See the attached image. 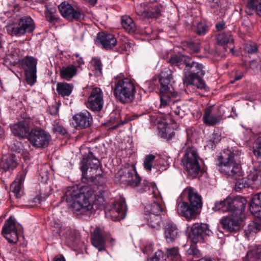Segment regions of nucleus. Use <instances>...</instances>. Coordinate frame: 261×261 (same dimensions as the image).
I'll return each instance as SVG.
<instances>
[{
	"label": "nucleus",
	"mask_w": 261,
	"mask_h": 261,
	"mask_svg": "<svg viewBox=\"0 0 261 261\" xmlns=\"http://www.w3.org/2000/svg\"><path fill=\"white\" fill-rule=\"evenodd\" d=\"M222 119V115L215 114L213 107H208L204 109L202 120L206 125L214 126L220 123Z\"/></svg>",
	"instance_id": "dca6fc26"
},
{
	"label": "nucleus",
	"mask_w": 261,
	"mask_h": 261,
	"mask_svg": "<svg viewBox=\"0 0 261 261\" xmlns=\"http://www.w3.org/2000/svg\"><path fill=\"white\" fill-rule=\"evenodd\" d=\"M188 194L189 205L187 202L180 198L177 200L176 210L177 213L184 217L188 221L195 219L199 213V210L202 206L201 196L196 190L191 187L185 189Z\"/></svg>",
	"instance_id": "7ed1b4c3"
},
{
	"label": "nucleus",
	"mask_w": 261,
	"mask_h": 261,
	"mask_svg": "<svg viewBox=\"0 0 261 261\" xmlns=\"http://www.w3.org/2000/svg\"><path fill=\"white\" fill-rule=\"evenodd\" d=\"M230 201L232 212L236 216H241L247 203L246 200L241 196H237L234 198L230 197Z\"/></svg>",
	"instance_id": "393cba45"
},
{
	"label": "nucleus",
	"mask_w": 261,
	"mask_h": 261,
	"mask_svg": "<svg viewBox=\"0 0 261 261\" xmlns=\"http://www.w3.org/2000/svg\"><path fill=\"white\" fill-rule=\"evenodd\" d=\"M245 12L249 15L256 12L259 16H261V0H248Z\"/></svg>",
	"instance_id": "c756f323"
},
{
	"label": "nucleus",
	"mask_w": 261,
	"mask_h": 261,
	"mask_svg": "<svg viewBox=\"0 0 261 261\" xmlns=\"http://www.w3.org/2000/svg\"><path fill=\"white\" fill-rule=\"evenodd\" d=\"M187 253L190 255L198 256L199 252L194 246H191L187 250Z\"/></svg>",
	"instance_id": "bf43d9fd"
},
{
	"label": "nucleus",
	"mask_w": 261,
	"mask_h": 261,
	"mask_svg": "<svg viewBox=\"0 0 261 261\" xmlns=\"http://www.w3.org/2000/svg\"><path fill=\"white\" fill-rule=\"evenodd\" d=\"M46 10L45 12V16L47 21L50 22H54L57 19V17L56 15V10L53 8H46Z\"/></svg>",
	"instance_id": "603ef678"
},
{
	"label": "nucleus",
	"mask_w": 261,
	"mask_h": 261,
	"mask_svg": "<svg viewBox=\"0 0 261 261\" xmlns=\"http://www.w3.org/2000/svg\"><path fill=\"white\" fill-rule=\"evenodd\" d=\"M58 8L62 16L68 20H80L84 17V14L80 8H74L65 2L59 5Z\"/></svg>",
	"instance_id": "ddd939ff"
},
{
	"label": "nucleus",
	"mask_w": 261,
	"mask_h": 261,
	"mask_svg": "<svg viewBox=\"0 0 261 261\" xmlns=\"http://www.w3.org/2000/svg\"><path fill=\"white\" fill-rule=\"evenodd\" d=\"M50 138V135L48 133L39 128L32 129L29 137L31 144L38 148L47 146Z\"/></svg>",
	"instance_id": "9b49d317"
},
{
	"label": "nucleus",
	"mask_w": 261,
	"mask_h": 261,
	"mask_svg": "<svg viewBox=\"0 0 261 261\" xmlns=\"http://www.w3.org/2000/svg\"><path fill=\"white\" fill-rule=\"evenodd\" d=\"M221 140L220 136L217 133H213L211 139L214 143H218Z\"/></svg>",
	"instance_id": "e2e57ef3"
},
{
	"label": "nucleus",
	"mask_w": 261,
	"mask_h": 261,
	"mask_svg": "<svg viewBox=\"0 0 261 261\" xmlns=\"http://www.w3.org/2000/svg\"><path fill=\"white\" fill-rule=\"evenodd\" d=\"M198 159L199 156L195 148L190 147L187 148L182 162L188 175L192 178L196 177L200 172Z\"/></svg>",
	"instance_id": "423d86ee"
},
{
	"label": "nucleus",
	"mask_w": 261,
	"mask_h": 261,
	"mask_svg": "<svg viewBox=\"0 0 261 261\" xmlns=\"http://www.w3.org/2000/svg\"><path fill=\"white\" fill-rule=\"evenodd\" d=\"M18 22L23 35L27 33H31L35 29L33 20L30 17H22L19 20Z\"/></svg>",
	"instance_id": "7c9ffc66"
},
{
	"label": "nucleus",
	"mask_w": 261,
	"mask_h": 261,
	"mask_svg": "<svg viewBox=\"0 0 261 261\" xmlns=\"http://www.w3.org/2000/svg\"><path fill=\"white\" fill-rule=\"evenodd\" d=\"M136 13L138 16L144 18L158 17L160 15V11L156 6L152 8L147 6L146 3L138 5Z\"/></svg>",
	"instance_id": "f3484780"
},
{
	"label": "nucleus",
	"mask_w": 261,
	"mask_h": 261,
	"mask_svg": "<svg viewBox=\"0 0 261 261\" xmlns=\"http://www.w3.org/2000/svg\"><path fill=\"white\" fill-rule=\"evenodd\" d=\"M217 43L221 45H224L233 42V38L230 33L219 34L217 37Z\"/></svg>",
	"instance_id": "79ce46f5"
},
{
	"label": "nucleus",
	"mask_w": 261,
	"mask_h": 261,
	"mask_svg": "<svg viewBox=\"0 0 261 261\" xmlns=\"http://www.w3.org/2000/svg\"><path fill=\"white\" fill-rule=\"evenodd\" d=\"M257 63L255 61H252L250 62V66L251 68H252L253 69H255L257 68Z\"/></svg>",
	"instance_id": "774afa93"
},
{
	"label": "nucleus",
	"mask_w": 261,
	"mask_h": 261,
	"mask_svg": "<svg viewBox=\"0 0 261 261\" xmlns=\"http://www.w3.org/2000/svg\"><path fill=\"white\" fill-rule=\"evenodd\" d=\"M81 152L83 155L81 162L82 177L86 179H93L100 174V171H98L100 162L89 148H82Z\"/></svg>",
	"instance_id": "39448f33"
},
{
	"label": "nucleus",
	"mask_w": 261,
	"mask_h": 261,
	"mask_svg": "<svg viewBox=\"0 0 261 261\" xmlns=\"http://www.w3.org/2000/svg\"><path fill=\"white\" fill-rule=\"evenodd\" d=\"M92 243L99 251L105 250L106 240L99 229H95L92 238Z\"/></svg>",
	"instance_id": "cd10ccee"
},
{
	"label": "nucleus",
	"mask_w": 261,
	"mask_h": 261,
	"mask_svg": "<svg viewBox=\"0 0 261 261\" xmlns=\"http://www.w3.org/2000/svg\"><path fill=\"white\" fill-rule=\"evenodd\" d=\"M230 197H227L223 200L216 201L213 209L215 211H221L222 212H232Z\"/></svg>",
	"instance_id": "c9c22d12"
},
{
	"label": "nucleus",
	"mask_w": 261,
	"mask_h": 261,
	"mask_svg": "<svg viewBox=\"0 0 261 261\" xmlns=\"http://www.w3.org/2000/svg\"><path fill=\"white\" fill-rule=\"evenodd\" d=\"M187 86L193 85L197 88L201 90H206L207 88L205 82L202 79V77L193 79L192 82H184Z\"/></svg>",
	"instance_id": "a18cd8bd"
},
{
	"label": "nucleus",
	"mask_w": 261,
	"mask_h": 261,
	"mask_svg": "<svg viewBox=\"0 0 261 261\" xmlns=\"http://www.w3.org/2000/svg\"><path fill=\"white\" fill-rule=\"evenodd\" d=\"M73 119L76 124V126L82 128L89 126L92 121L91 116L86 110L74 115Z\"/></svg>",
	"instance_id": "b1692460"
},
{
	"label": "nucleus",
	"mask_w": 261,
	"mask_h": 261,
	"mask_svg": "<svg viewBox=\"0 0 261 261\" xmlns=\"http://www.w3.org/2000/svg\"><path fill=\"white\" fill-rule=\"evenodd\" d=\"M12 133L14 136L24 138L30 134V128L26 121H22L10 125Z\"/></svg>",
	"instance_id": "4be33fe9"
},
{
	"label": "nucleus",
	"mask_w": 261,
	"mask_h": 261,
	"mask_svg": "<svg viewBox=\"0 0 261 261\" xmlns=\"http://www.w3.org/2000/svg\"><path fill=\"white\" fill-rule=\"evenodd\" d=\"M164 238L167 243L174 242L179 237V231L172 222H167L164 226Z\"/></svg>",
	"instance_id": "aec40b11"
},
{
	"label": "nucleus",
	"mask_w": 261,
	"mask_h": 261,
	"mask_svg": "<svg viewBox=\"0 0 261 261\" xmlns=\"http://www.w3.org/2000/svg\"><path fill=\"white\" fill-rule=\"evenodd\" d=\"M184 46L192 53H197L200 50L199 44L192 41L185 42Z\"/></svg>",
	"instance_id": "3c124183"
},
{
	"label": "nucleus",
	"mask_w": 261,
	"mask_h": 261,
	"mask_svg": "<svg viewBox=\"0 0 261 261\" xmlns=\"http://www.w3.org/2000/svg\"><path fill=\"white\" fill-rule=\"evenodd\" d=\"M171 108L174 113L180 118H182L186 114L185 107L179 106L173 103L171 105Z\"/></svg>",
	"instance_id": "8fccbe9b"
},
{
	"label": "nucleus",
	"mask_w": 261,
	"mask_h": 261,
	"mask_svg": "<svg viewBox=\"0 0 261 261\" xmlns=\"http://www.w3.org/2000/svg\"><path fill=\"white\" fill-rule=\"evenodd\" d=\"M224 23L223 22H220L216 25V28L218 31H221L224 28Z\"/></svg>",
	"instance_id": "0e129e2a"
},
{
	"label": "nucleus",
	"mask_w": 261,
	"mask_h": 261,
	"mask_svg": "<svg viewBox=\"0 0 261 261\" xmlns=\"http://www.w3.org/2000/svg\"><path fill=\"white\" fill-rule=\"evenodd\" d=\"M251 185L257 188L261 186V165H256L251 169L247 175Z\"/></svg>",
	"instance_id": "5701e85b"
},
{
	"label": "nucleus",
	"mask_w": 261,
	"mask_h": 261,
	"mask_svg": "<svg viewBox=\"0 0 261 261\" xmlns=\"http://www.w3.org/2000/svg\"><path fill=\"white\" fill-rule=\"evenodd\" d=\"M65 197L69 208L77 215H88L93 206L98 209L104 202L102 191H95L89 186L80 189L70 188L66 191Z\"/></svg>",
	"instance_id": "f257e3e1"
},
{
	"label": "nucleus",
	"mask_w": 261,
	"mask_h": 261,
	"mask_svg": "<svg viewBox=\"0 0 261 261\" xmlns=\"http://www.w3.org/2000/svg\"><path fill=\"white\" fill-rule=\"evenodd\" d=\"M245 50L249 54H253L257 51L256 45L253 42H247L245 45Z\"/></svg>",
	"instance_id": "6e6d98bb"
},
{
	"label": "nucleus",
	"mask_w": 261,
	"mask_h": 261,
	"mask_svg": "<svg viewBox=\"0 0 261 261\" xmlns=\"http://www.w3.org/2000/svg\"><path fill=\"white\" fill-rule=\"evenodd\" d=\"M76 67L74 65H70L62 67L60 72V75L62 79L70 81L76 73Z\"/></svg>",
	"instance_id": "e433bc0d"
},
{
	"label": "nucleus",
	"mask_w": 261,
	"mask_h": 261,
	"mask_svg": "<svg viewBox=\"0 0 261 261\" xmlns=\"http://www.w3.org/2000/svg\"><path fill=\"white\" fill-rule=\"evenodd\" d=\"M217 165L221 173L236 180L237 190L251 185L248 179L243 177L241 166L237 163L235 154L231 150L226 149L221 153L218 158Z\"/></svg>",
	"instance_id": "f03ea898"
},
{
	"label": "nucleus",
	"mask_w": 261,
	"mask_h": 261,
	"mask_svg": "<svg viewBox=\"0 0 261 261\" xmlns=\"http://www.w3.org/2000/svg\"><path fill=\"white\" fill-rule=\"evenodd\" d=\"M121 24L123 29L129 33H134L137 30V26L134 20L128 16L122 17Z\"/></svg>",
	"instance_id": "58836bf2"
},
{
	"label": "nucleus",
	"mask_w": 261,
	"mask_h": 261,
	"mask_svg": "<svg viewBox=\"0 0 261 261\" xmlns=\"http://www.w3.org/2000/svg\"><path fill=\"white\" fill-rule=\"evenodd\" d=\"M7 33L11 36L20 37L23 35L19 22H12L8 23L5 27Z\"/></svg>",
	"instance_id": "ea45409f"
},
{
	"label": "nucleus",
	"mask_w": 261,
	"mask_h": 261,
	"mask_svg": "<svg viewBox=\"0 0 261 261\" xmlns=\"http://www.w3.org/2000/svg\"><path fill=\"white\" fill-rule=\"evenodd\" d=\"M22 229L19 224H16L15 219L10 217L3 227L4 237L11 243H16L18 240V231Z\"/></svg>",
	"instance_id": "1a4fd4ad"
},
{
	"label": "nucleus",
	"mask_w": 261,
	"mask_h": 261,
	"mask_svg": "<svg viewBox=\"0 0 261 261\" xmlns=\"http://www.w3.org/2000/svg\"><path fill=\"white\" fill-rule=\"evenodd\" d=\"M133 176H131L132 177V180H130V181H127L126 184L130 186L133 187H137L138 184L140 183L141 178L139 176L138 174L136 171V170L135 169V173L132 174Z\"/></svg>",
	"instance_id": "864d4df0"
},
{
	"label": "nucleus",
	"mask_w": 261,
	"mask_h": 261,
	"mask_svg": "<svg viewBox=\"0 0 261 261\" xmlns=\"http://www.w3.org/2000/svg\"><path fill=\"white\" fill-rule=\"evenodd\" d=\"M253 148L254 154L257 158L261 159V138L256 140Z\"/></svg>",
	"instance_id": "5fc2aeb1"
},
{
	"label": "nucleus",
	"mask_w": 261,
	"mask_h": 261,
	"mask_svg": "<svg viewBox=\"0 0 261 261\" xmlns=\"http://www.w3.org/2000/svg\"><path fill=\"white\" fill-rule=\"evenodd\" d=\"M163 253L162 251L159 250L155 252L153 256L148 258L147 261H163Z\"/></svg>",
	"instance_id": "13d9d810"
},
{
	"label": "nucleus",
	"mask_w": 261,
	"mask_h": 261,
	"mask_svg": "<svg viewBox=\"0 0 261 261\" xmlns=\"http://www.w3.org/2000/svg\"><path fill=\"white\" fill-rule=\"evenodd\" d=\"M96 42L101 44L106 49H110L116 45L117 40L114 35L101 32L97 35Z\"/></svg>",
	"instance_id": "6ab92c4d"
},
{
	"label": "nucleus",
	"mask_w": 261,
	"mask_h": 261,
	"mask_svg": "<svg viewBox=\"0 0 261 261\" xmlns=\"http://www.w3.org/2000/svg\"><path fill=\"white\" fill-rule=\"evenodd\" d=\"M25 175L24 172L21 173L19 177L13 181L10 186L11 192L14 193L17 198L21 197L20 190L25 179Z\"/></svg>",
	"instance_id": "473e14b6"
},
{
	"label": "nucleus",
	"mask_w": 261,
	"mask_h": 261,
	"mask_svg": "<svg viewBox=\"0 0 261 261\" xmlns=\"http://www.w3.org/2000/svg\"><path fill=\"white\" fill-rule=\"evenodd\" d=\"M142 191L148 192L151 193L152 197L156 198L160 195V192L154 184L150 182L147 180H144L142 183Z\"/></svg>",
	"instance_id": "4c0bfd02"
},
{
	"label": "nucleus",
	"mask_w": 261,
	"mask_h": 261,
	"mask_svg": "<svg viewBox=\"0 0 261 261\" xmlns=\"http://www.w3.org/2000/svg\"><path fill=\"white\" fill-rule=\"evenodd\" d=\"M243 76V74L242 72H239V73H236L234 77V80L233 81H231V83H233L234 81H238L242 79Z\"/></svg>",
	"instance_id": "69168bd1"
},
{
	"label": "nucleus",
	"mask_w": 261,
	"mask_h": 261,
	"mask_svg": "<svg viewBox=\"0 0 261 261\" xmlns=\"http://www.w3.org/2000/svg\"><path fill=\"white\" fill-rule=\"evenodd\" d=\"M172 79V71L171 70L165 68L160 74L159 82L160 84V93L169 92V84Z\"/></svg>",
	"instance_id": "412c9836"
},
{
	"label": "nucleus",
	"mask_w": 261,
	"mask_h": 261,
	"mask_svg": "<svg viewBox=\"0 0 261 261\" xmlns=\"http://www.w3.org/2000/svg\"><path fill=\"white\" fill-rule=\"evenodd\" d=\"M155 158V155L153 154L146 155L144 161V167L146 170L151 171Z\"/></svg>",
	"instance_id": "09e8293b"
},
{
	"label": "nucleus",
	"mask_w": 261,
	"mask_h": 261,
	"mask_svg": "<svg viewBox=\"0 0 261 261\" xmlns=\"http://www.w3.org/2000/svg\"><path fill=\"white\" fill-rule=\"evenodd\" d=\"M245 232L246 235L249 237L252 232L256 233L257 232V228L255 225H249L248 229H245Z\"/></svg>",
	"instance_id": "052dcab7"
},
{
	"label": "nucleus",
	"mask_w": 261,
	"mask_h": 261,
	"mask_svg": "<svg viewBox=\"0 0 261 261\" xmlns=\"http://www.w3.org/2000/svg\"><path fill=\"white\" fill-rule=\"evenodd\" d=\"M16 156L13 154H6L3 156L0 163V167L4 171L13 170L17 166Z\"/></svg>",
	"instance_id": "a878e982"
},
{
	"label": "nucleus",
	"mask_w": 261,
	"mask_h": 261,
	"mask_svg": "<svg viewBox=\"0 0 261 261\" xmlns=\"http://www.w3.org/2000/svg\"><path fill=\"white\" fill-rule=\"evenodd\" d=\"M158 128L159 135L162 138L170 139L174 135V132L172 128L163 121L158 124Z\"/></svg>",
	"instance_id": "72a5a7b5"
},
{
	"label": "nucleus",
	"mask_w": 261,
	"mask_h": 261,
	"mask_svg": "<svg viewBox=\"0 0 261 261\" xmlns=\"http://www.w3.org/2000/svg\"><path fill=\"white\" fill-rule=\"evenodd\" d=\"M207 31V25L203 23H198L197 25V27L195 32L199 35H204Z\"/></svg>",
	"instance_id": "4d7b16f0"
},
{
	"label": "nucleus",
	"mask_w": 261,
	"mask_h": 261,
	"mask_svg": "<svg viewBox=\"0 0 261 261\" xmlns=\"http://www.w3.org/2000/svg\"><path fill=\"white\" fill-rule=\"evenodd\" d=\"M87 108L94 111H100L103 106V93L99 88L92 89L86 102Z\"/></svg>",
	"instance_id": "4468645a"
},
{
	"label": "nucleus",
	"mask_w": 261,
	"mask_h": 261,
	"mask_svg": "<svg viewBox=\"0 0 261 261\" xmlns=\"http://www.w3.org/2000/svg\"><path fill=\"white\" fill-rule=\"evenodd\" d=\"M126 210L125 199L120 198L116 200L110 208L106 211L105 215L107 218H111L114 221H119L125 217Z\"/></svg>",
	"instance_id": "9d476101"
},
{
	"label": "nucleus",
	"mask_w": 261,
	"mask_h": 261,
	"mask_svg": "<svg viewBox=\"0 0 261 261\" xmlns=\"http://www.w3.org/2000/svg\"><path fill=\"white\" fill-rule=\"evenodd\" d=\"M250 211L256 217H261V193L255 194L250 203Z\"/></svg>",
	"instance_id": "c85d7f7f"
},
{
	"label": "nucleus",
	"mask_w": 261,
	"mask_h": 261,
	"mask_svg": "<svg viewBox=\"0 0 261 261\" xmlns=\"http://www.w3.org/2000/svg\"><path fill=\"white\" fill-rule=\"evenodd\" d=\"M170 92L160 93V108H166L170 106L172 101Z\"/></svg>",
	"instance_id": "37998d69"
},
{
	"label": "nucleus",
	"mask_w": 261,
	"mask_h": 261,
	"mask_svg": "<svg viewBox=\"0 0 261 261\" xmlns=\"http://www.w3.org/2000/svg\"><path fill=\"white\" fill-rule=\"evenodd\" d=\"M147 219V224L152 228H157L160 226L161 217L160 216L149 214Z\"/></svg>",
	"instance_id": "c03bdc74"
},
{
	"label": "nucleus",
	"mask_w": 261,
	"mask_h": 261,
	"mask_svg": "<svg viewBox=\"0 0 261 261\" xmlns=\"http://www.w3.org/2000/svg\"><path fill=\"white\" fill-rule=\"evenodd\" d=\"M24 50H20L15 44H10L8 47L6 57L11 64L15 65L19 63L22 59Z\"/></svg>",
	"instance_id": "a211bd4d"
},
{
	"label": "nucleus",
	"mask_w": 261,
	"mask_h": 261,
	"mask_svg": "<svg viewBox=\"0 0 261 261\" xmlns=\"http://www.w3.org/2000/svg\"><path fill=\"white\" fill-rule=\"evenodd\" d=\"M112 89L115 98L123 103L132 102L134 99L136 88L134 83L122 74L115 77Z\"/></svg>",
	"instance_id": "20e7f679"
},
{
	"label": "nucleus",
	"mask_w": 261,
	"mask_h": 261,
	"mask_svg": "<svg viewBox=\"0 0 261 261\" xmlns=\"http://www.w3.org/2000/svg\"><path fill=\"white\" fill-rule=\"evenodd\" d=\"M191 58L188 56L184 55L175 56L171 57L170 59V64L173 66H177L179 68L181 69L187 66L190 63Z\"/></svg>",
	"instance_id": "f704fd0d"
},
{
	"label": "nucleus",
	"mask_w": 261,
	"mask_h": 261,
	"mask_svg": "<svg viewBox=\"0 0 261 261\" xmlns=\"http://www.w3.org/2000/svg\"><path fill=\"white\" fill-rule=\"evenodd\" d=\"M135 168L133 166L124 167L119 170L116 174V177L119 178L121 182L126 184L127 181L132 180V174L135 173Z\"/></svg>",
	"instance_id": "bb28decb"
},
{
	"label": "nucleus",
	"mask_w": 261,
	"mask_h": 261,
	"mask_svg": "<svg viewBox=\"0 0 261 261\" xmlns=\"http://www.w3.org/2000/svg\"><path fill=\"white\" fill-rule=\"evenodd\" d=\"M75 64H76L78 65V67H80V66L84 64V62L82 59V58L80 57L77 58L76 61H75Z\"/></svg>",
	"instance_id": "338daca9"
},
{
	"label": "nucleus",
	"mask_w": 261,
	"mask_h": 261,
	"mask_svg": "<svg viewBox=\"0 0 261 261\" xmlns=\"http://www.w3.org/2000/svg\"><path fill=\"white\" fill-rule=\"evenodd\" d=\"M242 219L241 216L233 215L223 217L220 220V224L225 230L230 231H237L240 229Z\"/></svg>",
	"instance_id": "2eb2a0df"
},
{
	"label": "nucleus",
	"mask_w": 261,
	"mask_h": 261,
	"mask_svg": "<svg viewBox=\"0 0 261 261\" xmlns=\"http://www.w3.org/2000/svg\"><path fill=\"white\" fill-rule=\"evenodd\" d=\"M19 63L24 70L27 83L33 86L36 82L37 60L32 56H26L21 59Z\"/></svg>",
	"instance_id": "0eeeda50"
},
{
	"label": "nucleus",
	"mask_w": 261,
	"mask_h": 261,
	"mask_svg": "<svg viewBox=\"0 0 261 261\" xmlns=\"http://www.w3.org/2000/svg\"><path fill=\"white\" fill-rule=\"evenodd\" d=\"M73 90L71 84L66 83H59L57 85V91L63 97L68 96Z\"/></svg>",
	"instance_id": "a19ab883"
},
{
	"label": "nucleus",
	"mask_w": 261,
	"mask_h": 261,
	"mask_svg": "<svg viewBox=\"0 0 261 261\" xmlns=\"http://www.w3.org/2000/svg\"><path fill=\"white\" fill-rule=\"evenodd\" d=\"M184 82H192L193 79L202 77L205 73V67L201 63L191 61L184 69Z\"/></svg>",
	"instance_id": "6e6552de"
},
{
	"label": "nucleus",
	"mask_w": 261,
	"mask_h": 261,
	"mask_svg": "<svg viewBox=\"0 0 261 261\" xmlns=\"http://www.w3.org/2000/svg\"><path fill=\"white\" fill-rule=\"evenodd\" d=\"M212 233L206 224L194 223L192 225L189 232V239L196 244L202 242L205 236H210Z\"/></svg>",
	"instance_id": "f8f14e48"
},
{
	"label": "nucleus",
	"mask_w": 261,
	"mask_h": 261,
	"mask_svg": "<svg viewBox=\"0 0 261 261\" xmlns=\"http://www.w3.org/2000/svg\"><path fill=\"white\" fill-rule=\"evenodd\" d=\"M166 252L167 256L170 259L177 261L180 258L178 248L176 247L167 248Z\"/></svg>",
	"instance_id": "49530a36"
},
{
	"label": "nucleus",
	"mask_w": 261,
	"mask_h": 261,
	"mask_svg": "<svg viewBox=\"0 0 261 261\" xmlns=\"http://www.w3.org/2000/svg\"><path fill=\"white\" fill-rule=\"evenodd\" d=\"M54 132L64 134L66 133L65 129L61 126H54L53 128Z\"/></svg>",
	"instance_id": "680f3d73"
},
{
	"label": "nucleus",
	"mask_w": 261,
	"mask_h": 261,
	"mask_svg": "<svg viewBox=\"0 0 261 261\" xmlns=\"http://www.w3.org/2000/svg\"><path fill=\"white\" fill-rule=\"evenodd\" d=\"M91 66L95 70L96 76H99L101 74L102 64L100 60L97 58H93L91 61Z\"/></svg>",
	"instance_id": "de8ad7c7"
},
{
	"label": "nucleus",
	"mask_w": 261,
	"mask_h": 261,
	"mask_svg": "<svg viewBox=\"0 0 261 261\" xmlns=\"http://www.w3.org/2000/svg\"><path fill=\"white\" fill-rule=\"evenodd\" d=\"M155 198L156 201H154L153 203L147 205L146 209L150 214L160 216L164 211L163 205L160 203V201L162 200L161 194L157 196V197Z\"/></svg>",
	"instance_id": "2f4dec72"
}]
</instances>
